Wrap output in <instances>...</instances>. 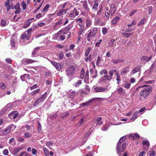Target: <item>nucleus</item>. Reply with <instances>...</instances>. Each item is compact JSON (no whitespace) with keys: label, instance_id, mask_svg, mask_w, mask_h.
<instances>
[{"label":"nucleus","instance_id":"48","mask_svg":"<svg viewBox=\"0 0 156 156\" xmlns=\"http://www.w3.org/2000/svg\"><path fill=\"white\" fill-rule=\"evenodd\" d=\"M72 27L70 25H69L65 27L64 28L65 30L66 31L69 32V31L72 28Z\"/></svg>","mask_w":156,"mask_h":156},{"label":"nucleus","instance_id":"6","mask_svg":"<svg viewBox=\"0 0 156 156\" xmlns=\"http://www.w3.org/2000/svg\"><path fill=\"white\" fill-rule=\"evenodd\" d=\"M32 30V29L30 28L27 30L21 36L22 39H26L27 40H28L30 37L31 34V32Z\"/></svg>","mask_w":156,"mask_h":156},{"label":"nucleus","instance_id":"47","mask_svg":"<svg viewBox=\"0 0 156 156\" xmlns=\"http://www.w3.org/2000/svg\"><path fill=\"white\" fill-rule=\"evenodd\" d=\"M115 72L116 73V74L117 73H118L117 72L116 69L109 71V74H110V75H111V76L112 77L113 74Z\"/></svg>","mask_w":156,"mask_h":156},{"label":"nucleus","instance_id":"35","mask_svg":"<svg viewBox=\"0 0 156 156\" xmlns=\"http://www.w3.org/2000/svg\"><path fill=\"white\" fill-rule=\"evenodd\" d=\"M115 40L113 39H110L108 41V44L109 46L112 47L114 46V42Z\"/></svg>","mask_w":156,"mask_h":156},{"label":"nucleus","instance_id":"17","mask_svg":"<svg viewBox=\"0 0 156 156\" xmlns=\"http://www.w3.org/2000/svg\"><path fill=\"white\" fill-rule=\"evenodd\" d=\"M91 76L93 78H95L97 76V71L91 69L90 70Z\"/></svg>","mask_w":156,"mask_h":156},{"label":"nucleus","instance_id":"14","mask_svg":"<svg viewBox=\"0 0 156 156\" xmlns=\"http://www.w3.org/2000/svg\"><path fill=\"white\" fill-rule=\"evenodd\" d=\"M101 117H98L95 118L94 119V123L97 125L101 126L103 123L101 121Z\"/></svg>","mask_w":156,"mask_h":156},{"label":"nucleus","instance_id":"62","mask_svg":"<svg viewBox=\"0 0 156 156\" xmlns=\"http://www.w3.org/2000/svg\"><path fill=\"white\" fill-rule=\"evenodd\" d=\"M130 86V84L129 83H126L124 84V87L125 88L128 89Z\"/></svg>","mask_w":156,"mask_h":156},{"label":"nucleus","instance_id":"23","mask_svg":"<svg viewBox=\"0 0 156 156\" xmlns=\"http://www.w3.org/2000/svg\"><path fill=\"white\" fill-rule=\"evenodd\" d=\"M117 93L123 95L126 93L125 90L123 88L120 87L117 90Z\"/></svg>","mask_w":156,"mask_h":156},{"label":"nucleus","instance_id":"46","mask_svg":"<svg viewBox=\"0 0 156 156\" xmlns=\"http://www.w3.org/2000/svg\"><path fill=\"white\" fill-rule=\"evenodd\" d=\"M6 22L5 20L2 19L1 22V25L2 26L4 27L6 25Z\"/></svg>","mask_w":156,"mask_h":156},{"label":"nucleus","instance_id":"3","mask_svg":"<svg viewBox=\"0 0 156 156\" xmlns=\"http://www.w3.org/2000/svg\"><path fill=\"white\" fill-rule=\"evenodd\" d=\"M126 145V144L125 143H122V144H120V143H117L116 150L117 153L119 155H121V152L124 151Z\"/></svg>","mask_w":156,"mask_h":156},{"label":"nucleus","instance_id":"34","mask_svg":"<svg viewBox=\"0 0 156 156\" xmlns=\"http://www.w3.org/2000/svg\"><path fill=\"white\" fill-rule=\"evenodd\" d=\"M61 34L60 31H59L57 33L54 34L53 35V39H58V37L60 34Z\"/></svg>","mask_w":156,"mask_h":156},{"label":"nucleus","instance_id":"4","mask_svg":"<svg viewBox=\"0 0 156 156\" xmlns=\"http://www.w3.org/2000/svg\"><path fill=\"white\" fill-rule=\"evenodd\" d=\"M75 68L73 65L70 66L66 70V75L69 78L73 77L75 74Z\"/></svg>","mask_w":156,"mask_h":156},{"label":"nucleus","instance_id":"28","mask_svg":"<svg viewBox=\"0 0 156 156\" xmlns=\"http://www.w3.org/2000/svg\"><path fill=\"white\" fill-rule=\"evenodd\" d=\"M138 112H136L134 114L132 117L130 119V120L131 121H134L138 117Z\"/></svg>","mask_w":156,"mask_h":156},{"label":"nucleus","instance_id":"10","mask_svg":"<svg viewBox=\"0 0 156 156\" xmlns=\"http://www.w3.org/2000/svg\"><path fill=\"white\" fill-rule=\"evenodd\" d=\"M112 78L111 75H105L102 76L100 79V81L102 82H104L107 81V80H110Z\"/></svg>","mask_w":156,"mask_h":156},{"label":"nucleus","instance_id":"25","mask_svg":"<svg viewBox=\"0 0 156 156\" xmlns=\"http://www.w3.org/2000/svg\"><path fill=\"white\" fill-rule=\"evenodd\" d=\"M87 117L86 116H84L83 117L80 121L79 122V126H81L84 122L86 121V119Z\"/></svg>","mask_w":156,"mask_h":156},{"label":"nucleus","instance_id":"7","mask_svg":"<svg viewBox=\"0 0 156 156\" xmlns=\"http://www.w3.org/2000/svg\"><path fill=\"white\" fill-rule=\"evenodd\" d=\"M16 127L15 125H11L7 126L5 129L2 130V133L4 135L8 134L11 131H13Z\"/></svg>","mask_w":156,"mask_h":156},{"label":"nucleus","instance_id":"11","mask_svg":"<svg viewBox=\"0 0 156 156\" xmlns=\"http://www.w3.org/2000/svg\"><path fill=\"white\" fill-rule=\"evenodd\" d=\"M124 60L118 58H113L112 59L111 61L114 64H117L124 62Z\"/></svg>","mask_w":156,"mask_h":156},{"label":"nucleus","instance_id":"44","mask_svg":"<svg viewBox=\"0 0 156 156\" xmlns=\"http://www.w3.org/2000/svg\"><path fill=\"white\" fill-rule=\"evenodd\" d=\"M84 28L83 27L79 28V30L78 31V33L79 35H80L84 31Z\"/></svg>","mask_w":156,"mask_h":156},{"label":"nucleus","instance_id":"16","mask_svg":"<svg viewBox=\"0 0 156 156\" xmlns=\"http://www.w3.org/2000/svg\"><path fill=\"white\" fill-rule=\"evenodd\" d=\"M116 11V8L113 4H112L110 7L111 15L112 16L115 13Z\"/></svg>","mask_w":156,"mask_h":156},{"label":"nucleus","instance_id":"1","mask_svg":"<svg viewBox=\"0 0 156 156\" xmlns=\"http://www.w3.org/2000/svg\"><path fill=\"white\" fill-rule=\"evenodd\" d=\"M145 88L142 89L140 92L139 94L140 95V99H143V98H145L148 95L152 90L151 87L150 86L144 85L140 86L138 87L136 90L141 88Z\"/></svg>","mask_w":156,"mask_h":156},{"label":"nucleus","instance_id":"36","mask_svg":"<svg viewBox=\"0 0 156 156\" xmlns=\"http://www.w3.org/2000/svg\"><path fill=\"white\" fill-rule=\"evenodd\" d=\"M18 156H30V155L27 152L23 151L18 155Z\"/></svg>","mask_w":156,"mask_h":156},{"label":"nucleus","instance_id":"9","mask_svg":"<svg viewBox=\"0 0 156 156\" xmlns=\"http://www.w3.org/2000/svg\"><path fill=\"white\" fill-rule=\"evenodd\" d=\"M152 57V55H151L150 57H148L146 56H142L140 59V61L144 62H147L150 61Z\"/></svg>","mask_w":156,"mask_h":156},{"label":"nucleus","instance_id":"32","mask_svg":"<svg viewBox=\"0 0 156 156\" xmlns=\"http://www.w3.org/2000/svg\"><path fill=\"white\" fill-rule=\"evenodd\" d=\"M129 68L128 67H126L123 69L121 72V73L123 74H125L129 72Z\"/></svg>","mask_w":156,"mask_h":156},{"label":"nucleus","instance_id":"12","mask_svg":"<svg viewBox=\"0 0 156 156\" xmlns=\"http://www.w3.org/2000/svg\"><path fill=\"white\" fill-rule=\"evenodd\" d=\"M51 62L57 70L58 71H60L61 69V66L60 64L54 61H51Z\"/></svg>","mask_w":156,"mask_h":156},{"label":"nucleus","instance_id":"27","mask_svg":"<svg viewBox=\"0 0 156 156\" xmlns=\"http://www.w3.org/2000/svg\"><path fill=\"white\" fill-rule=\"evenodd\" d=\"M94 90L97 92H101L104 91L105 89L101 87H96L94 88Z\"/></svg>","mask_w":156,"mask_h":156},{"label":"nucleus","instance_id":"20","mask_svg":"<svg viewBox=\"0 0 156 156\" xmlns=\"http://www.w3.org/2000/svg\"><path fill=\"white\" fill-rule=\"evenodd\" d=\"M19 115V113L16 112H12L9 115V117L10 118L13 117V119H15Z\"/></svg>","mask_w":156,"mask_h":156},{"label":"nucleus","instance_id":"30","mask_svg":"<svg viewBox=\"0 0 156 156\" xmlns=\"http://www.w3.org/2000/svg\"><path fill=\"white\" fill-rule=\"evenodd\" d=\"M94 100V99H92L85 103H83L80 104V106H88L90 103H91Z\"/></svg>","mask_w":156,"mask_h":156},{"label":"nucleus","instance_id":"21","mask_svg":"<svg viewBox=\"0 0 156 156\" xmlns=\"http://www.w3.org/2000/svg\"><path fill=\"white\" fill-rule=\"evenodd\" d=\"M139 137V135L137 133H135V134H132L129 135V137L132 138V139L133 140L138 139Z\"/></svg>","mask_w":156,"mask_h":156},{"label":"nucleus","instance_id":"5","mask_svg":"<svg viewBox=\"0 0 156 156\" xmlns=\"http://www.w3.org/2000/svg\"><path fill=\"white\" fill-rule=\"evenodd\" d=\"M88 31L89 32L86 36V39L88 41H90L91 40L92 37L95 35L97 32V29L94 27L89 30Z\"/></svg>","mask_w":156,"mask_h":156},{"label":"nucleus","instance_id":"63","mask_svg":"<svg viewBox=\"0 0 156 156\" xmlns=\"http://www.w3.org/2000/svg\"><path fill=\"white\" fill-rule=\"evenodd\" d=\"M95 4L92 7V9L97 10L98 9V3H94Z\"/></svg>","mask_w":156,"mask_h":156},{"label":"nucleus","instance_id":"64","mask_svg":"<svg viewBox=\"0 0 156 156\" xmlns=\"http://www.w3.org/2000/svg\"><path fill=\"white\" fill-rule=\"evenodd\" d=\"M49 4H47L46 5V6L44 7V8L43 9V11H47L48 9H49Z\"/></svg>","mask_w":156,"mask_h":156},{"label":"nucleus","instance_id":"40","mask_svg":"<svg viewBox=\"0 0 156 156\" xmlns=\"http://www.w3.org/2000/svg\"><path fill=\"white\" fill-rule=\"evenodd\" d=\"M76 94L75 91H72L70 92L69 94V97L73 98L76 95Z\"/></svg>","mask_w":156,"mask_h":156},{"label":"nucleus","instance_id":"61","mask_svg":"<svg viewBox=\"0 0 156 156\" xmlns=\"http://www.w3.org/2000/svg\"><path fill=\"white\" fill-rule=\"evenodd\" d=\"M7 111L5 108L4 107L2 110L0 111V114L2 115L4 113Z\"/></svg>","mask_w":156,"mask_h":156},{"label":"nucleus","instance_id":"57","mask_svg":"<svg viewBox=\"0 0 156 156\" xmlns=\"http://www.w3.org/2000/svg\"><path fill=\"white\" fill-rule=\"evenodd\" d=\"M91 49V48H88L87 49L86 51L85 52V55L86 56H87L88 55Z\"/></svg>","mask_w":156,"mask_h":156},{"label":"nucleus","instance_id":"15","mask_svg":"<svg viewBox=\"0 0 156 156\" xmlns=\"http://www.w3.org/2000/svg\"><path fill=\"white\" fill-rule=\"evenodd\" d=\"M140 66H138L134 67L130 73L132 75H133L136 73L138 72L140 69Z\"/></svg>","mask_w":156,"mask_h":156},{"label":"nucleus","instance_id":"45","mask_svg":"<svg viewBox=\"0 0 156 156\" xmlns=\"http://www.w3.org/2000/svg\"><path fill=\"white\" fill-rule=\"evenodd\" d=\"M64 12V9H61L59 10V12L57 14V15L59 16H61L63 14Z\"/></svg>","mask_w":156,"mask_h":156},{"label":"nucleus","instance_id":"50","mask_svg":"<svg viewBox=\"0 0 156 156\" xmlns=\"http://www.w3.org/2000/svg\"><path fill=\"white\" fill-rule=\"evenodd\" d=\"M75 16V15L74 13L73 10L72 11L70 14H69V17L70 18V19H72L74 18Z\"/></svg>","mask_w":156,"mask_h":156},{"label":"nucleus","instance_id":"58","mask_svg":"<svg viewBox=\"0 0 156 156\" xmlns=\"http://www.w3.org/2000/svg\"><path fill=\"white\" fill-rule=\"evenodd\" d=\"M21 5L23 7V10H25L26 8V4L24 2H23L21 3Z\"/></svg>","mask_w":156,"mask_h":156},{"label":"nucleus","instance_id":"60","mask_svg":"<svg viewBox=\"0 0 156 156\" xmlns=\"http://www.w3.org/2000/svg\"><path fill=\"white\" fill-rule=\"evenodd\" d=\"M63 52H61L59 54L58 58H59L60 59H62L63 58Z\"/></svg>","mask_w":156,"mask_h":156},{"label":"nucleus","instance_id":"54","mask_svg":"<svg viewBox=\"0 0 156 156\" xmlns=\"http://www.w3.org/2000/svg\"><path fill=\"white\" fill-rule=\"evenodd\" d=\"M116 75L117 76V77L116 78V80L117 81V83L118 84H119L120 83V78L119 76V75L118 73H116Z\"/></svg>","mask_w":156,"mask_h":156},{"label":"nucleus","instance_id":"8","mask_svg":"<svg viewBox=\"0 0 156 156\" xmlns=\"http://www.w3.org/2000/svg\"><path fill=\"white\" fill-rule=\"evenodd\" d=\"M63 24V19L61 18L58 21L56 22L53 26V29L56 30L61 27V25Z\"/></svg>","mask_w":156,"mask_h":156},{"label":"nucleus","instance_id":"37","mask_svg":"<svg viewBox=\"0 0 156 156\" xmlns=\"http://www.w3.org/2000/svg\"><path fill=\"white\" fill-rule=\"evenodd\" d=\"M40 91V89H37L33 90L30 93V94L32 96H33L34 94H36L39 93Z\"/></svg>","mask_w":156,"mask_h":156},{"label":"nucleus","instance_id":"55","mask_svg":"<svg viewBox=\"0 0 156 156\" xmlns=\"http://www.w3.org/2000/svg\"><path fill=\"white\" fill-rule=\"evenodd\" d=\"M102 41L101 39H100L99 40L98 42H96L95 44V46L97 47H99L100 45V44L101 42Z\"/></svg>","mask_w":156,"mask_h":156},{"label":"nucleus","instance_id":"31","mask_svg":"<svg viewBox=\"0 0 156 156\" xmlns=\"http://www.w3.org/2000/svg\"><path fill=\"white\" fill-rule=\"evenodd\" d=\"M39 48H40L39 47H37V48H35L34 51L33 52V53H32V57H35L36 56V55L37 54V52L38 51V50Z\"/></svg>","mask_w":156,"mask_h":156},{"label":"nucleus","instance_id":"59","mask_svg":"<svg viewBox=\"0 0 156 156\" xmlns=\"http://www.w3.org/2000/svg\"><path fill=\"white\" fill-rule=\"evenodd\" d=\"M59 36V38L61 40L63 41L65 39L66 37L65 35H64L63 34H60Z\"/></svg>","mask_w":156,"mask_h":156},{"label":"nucleus","instance_id":"38","mask_svg":"<svg viewBox=\"0 0 156 156\" xmlns=\"http://www.w3.org/2000/svg\"><path fill=\"white\" fill-rule=\"evenodd\" d=\"M133 33H128L125 32H122V36L126 37H129Z\"/></svg>","mask_w":156,"mask_h":156},{"label":"nucleus","instance_id":"49","mask_svg":"<svg viewBox=\"0 0 156 156\" xmlns=\"http://www.w3.org/2000/svg\"><path fill=\"white\" fill-rule=\"evenodd\" d=\"M125 136H122L120 138L118 143H120V144H122V143L125 140Z\"/></svg>","mask_w":156,"mask_h":156},{"label":"nucleus","instance_id":"24","mask_svg":"<svg viewBox=\"0 0 156 156\" xmlns=\"http://www.w3.org/2000/svg\"><path fill=\"white\" fill-rule=\"evenodd\" d=\"M83 6L87 12H88L89 11L90 9L88 7L87 2V1H84L83 4Z\"/></svg>","mask_w":156,"mask_h":156},{"label":"nucleus","instance_id":"53","mask_svg":"<svg viewBox=\"0 0 156 156\" xmlns=\"http://www.w3.org/2000/svg\"><path fill=\"white\" fill-rule=\"evenodd\" d=\"M108 31V29L105 27H103L102 29V32L103 34H105Z\"/></svg>","mask_w":156,"mask_h":156},{"label":"nucleus","instance_id":"43","mask_svg":"<svg viewBox=\"0 0 156 156\" xmlns=\"http://www.w3.org/2000/svg\"><path fill=\"white\" fill-rule=\"evenodd\" d=\"M142 144L144 145H146L147 147L149 146V143L148 140H144L142 142Z\"/></svg>","mask_w":156,"mask_h":156},{"label":"nucleus","instance_id":"26","mask_svg":"<svg viewBox=\"0 0 156 156\" xmlns=\"http://www.w3.org/2000/svg\"><path fill=\"white\" fill-rule=\"evenodd\" d=\"M92 21L89 18H87L86 21V26L89 27L91 25Z\"/></svg>","mask_w":156,"mask_h":156},{"label":"nucleus","instance_id":"2","mask_svg":"<svg viewBox=\"0 0 156 156\" xmlns=\"http://www.w3.org/2000/svg\"><path fill=\"white\" fill-rule=\"evenodd\" d=\"M48 93H48L47 91L42 94L40 97L38 98L35 101L34 105V106H36L40 104L41 103H42L46 99Z\"/></svg>","mask_w":156,"mask_h":156},{"label":"nucleus","instance_id":"29","mask_svg":"<svg viewBox=\"0 0 156 156\" xmlns=\"http://www.w3.org/2000/svg\"><path fill=\"white\" fill-rule=\"evenodd\" d=\"M5 107L7 110L13 108L14 106L12 103H9L6 105Z\"/></svg>","mask_w":156,"mask_h":156},{"label":"nucleus","instance_id":"33","mask_svg":"<svg viewBox=\"0 0 156 156\" xmlns=\"http://www.w3.org/2000/svg\"><path fill=\"white\" fill-rule=\"evenodd\" d=\"M110 12L109 10L108 9V8H107L105 12V15L107 19L109 18L110 15Z\"/></svg>","mask_w":156,"mask_h":156},{"label":"nucleus","instance_id":"19","mask_svg":"<svg viewBox=\"0 0 156 156\" xmlns=\"http://www.w3.org/2000/svg\"><path fill=\"white\" fill-rule=\"evenodd\" d=\"M34 19V18H32V19H29L23 25V28H26L29 27L32 23V21H31V20Z\"/></svg>","mask_w":156,"mask_h":156},{"label":"nucleus","instance_id":"41","mask_svg":"<svg viewBox=\"0 0 156 156\" xmlns=\"http://www.w3.org/2000/svg\"><path fill=\"white\" fill-rule=\"evenodd\" d=\"M24 136L25 138H30L32 136V135L30 133L28 132H27L25 133L24 134Z\"/></svg>","mask_w":156,"mask_h":156},{"label":"nucleus","instance_id":"18","mask_svg":"<svg viewBox=\"0 0 156 156\" xmlns=\"http://www.w3.org/2000/svg\"><path fill=\"white\" fill-rule=\"evenodd\" d=\"M21 150V148H15L12 150L11 151L13 155H15L18 153Z\"/></svg>","mask_w":156,"mask_h":156},{"label":"nucleus","instance_id":"52","mask_svg":"<svg viewBox=\"0 0 156 156\" xmlns=\"http://www.w3.org/2000/svg\"><path fill=\"white\" fill-rule=\"evenodd\" d=\"M82 83V81L81 80H79L77 82L75 83V86L76 87H77L79 86V85L81 84Z\"/></svg>","mask_w":156,"mask_h":156},{"label":"nucleus","instance_id":"13","mask_svg":"<svg viewBox=\"0 0 156 156\" xmlns=\"http://www.w3.org/2000/svg\"><path fill=\"white\" fill-rule=\"evenodd\" d=\"M37 61L36 60H33L31 59H26L23 60V63L24 65L31 64L34 62H37Z\"/></svg>","mask_w":156,"mask_h":156},{"label":"nucleus","instance_id":"56","mask_svg":"<svg viewBox=\"0 0 156 156\" xmlns=\"http://www.w3.org/2000/svg\"><path fill=\"white\" fill-rule=\"evenodd\" d=\"M101 59L100 57L99 56L97 58L96 63V65H97L99 66V64H100V62H101Z\"/></svg>","mask_w":156,"mask_h":156},{"label":"nucleus","instance_id":"42","mask_svg":"<svg viewBox=\"0 0 156 156\" xmlns=\"http://www.w3.org/2000/svg\"><path fill=\"white\" fill-rule=\"evenodd\" d=\"M108 73V71L105 69H102L99 72V74L101 75L104 74H106Z\"/></svg>","mask_w":156,"mask_h":156},{"label":"nucleus","instance_id":"51","mask_svg":"<svg viewBox=\"0 0 156 156\" xmlns=\"http://www.w3.org/2000/svg\"><path fill=\"white\" fill-rule=\"evenodd\" d=\"M136 24V21L135 20H133L131 24H128L127 26L128 27H130L133 25H135Z\"/></svg>","mask_w":156,"mask_h":156},{"label":"nucleus","instance_id":"22","mask_svg":"<svg viewBox=\"0 0 156 156\" xmlns=\"http://www.w3.org/2000/svg\"><path fill=\"white\" fill-rule=\"evenodd\" d=\"M120 18L118 16H116L112 20L111 23L112 24L115 25L117 24L119 21Z\"/></svg>","mask_w":156,"mask_h":156},{"label":"nucleus","instance_id":"39","mask_svg":"<svg viewBox=\"0 0 156 156\" xmlns=\"http://www.w3.org/2000/svg\"><path fill=\"white\" fill-rule=\"evenodd\" d=\"M85 71L83 68H82L81 71V73L80 76V77L81 79H83L84 76Z\"/></svg>","mask_w":156,"mask_h":156}]
</instances>
